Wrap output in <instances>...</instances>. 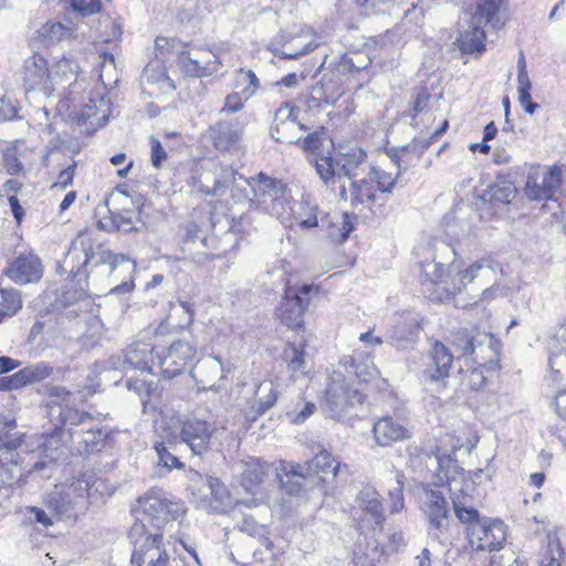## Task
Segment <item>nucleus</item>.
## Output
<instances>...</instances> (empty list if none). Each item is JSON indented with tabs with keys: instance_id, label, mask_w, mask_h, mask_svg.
<instances>
[{
	"instance_id": "603ef678",
	"label": "nucleus",
	"mask_w": 566,
	"mask_h": 566,
	"mask_svg": "<svg viewBox=\"0 0 566 566\" xmlns=\"http://www.w3.org/2000/svg\"><path fill=\"white\" fill-rule=\"evenodd\" d=\"M547 545L545 549L544 558L542 559L541 566H562L560 559L564 555V551L560 544V541L557 536V533L548 532L547 533Z\"/></svg>"
},
{
	"instance_id": "680f3d73",
	"label": "nucleus",
	"mask_w": 566,
	"mask_h": 566,
	"mask_svg": "<svg viewBox=\"0 0 566 566\" xmlns=\"http://www.w3.org/2000/svg\"><path fill=\"white\" fill-rule=\"evenodd\" d=\"M403 479H405V476L402 473H397L396 482H395L396 485L392 489H390L388 492V496L391 502V505H390L391 513H398L405 506L403 494H402Z\"/></svg>"
},
{
	"instance_id": "72a5a7b5",
	"label": "nucleus",
	"mask_w": 566,
	"mask_h": 566,
	"mask_svg": "<svg viewBox=\"0 0 566 566\" xmlns=\"http://www.w3.org/2000/svg\"><path fill=\"white\" fill-rule=\"evenodd\" d=\"M432 143H434V139L431 136L429 138H415L412 143L401 147L400 149H390L388 151V156L396 166H398L399 170L406 171L410 167V163H408L405 157L409 153H412L415 158L419 160Z\"/></svg>"
},
{
	"instance_id": "a18cd8bd",
	"label": "nucleus",
	"mask_w": 566,
	"mask_h": 566,
	"mask_svg": "<svg viewBox=\"0 0 566 566\" xmlns=\"http://www.w3.org/2000/svg\"><path fill=\"white\" fill-rule=\"evenodd\" d=\"M277 391L272 381H262L255 391L254 407L256 416H262L274 406Z\"/></svg>"
},
{
	"instance_id": "a878e982",
	"label": "nucleus",
	"mask_w": 566,
	"mask_h": 566,
	"mask_svg": "<svg viewBox=\"0 0 566 566\" xmlns=\"http://www.w3.org/2000/svg\"><path fill=\"white\" fill-rule=\"evenodd\" d=\"M191 376L203 389H212L224 377V367L218 357L207 356L197 361Z\"/></svg>"
},
{
	"instance_id": "5701e85b",
	"label": "nucleus",
	"mask_w": 566,
	"mask_h": 566,
	"mask_svg": "<svg viewBox=\"0 0 566 566\" xmlns=\"http://www.w3.org/2000/svg\"><path fill=\"white\" fill-rule=\"evenodd\" d=\"M376 186L370 180L369 175L360 179H354L349 182V188L344 182L339 185V198L342 200H349L352 206L357 208L359 205L371 209L376 199Z\"/></svg>"
},
{
	"instance_id": "4c0bfd02",
	"label": "nucleus",
	"mask_w": 566,
	"mask_h": 566,
	"mask_svg": "<svg viewBox=\"0 0 566 566\" xmlns=\"http://www.w3.org/2000/svg\"><path fill=\"white\" fill-rule=\"evenodd\" d=\"M356 502L361 511L369 514L375 524L380 525L384 521V507L380 495L376 489L366 486L359 491Z\"/></svg>"
},
{
	"instance_id": "e2e57ef3",
	"label": "nucleus",
	"mask_w": 566,
	"mask_h": 566,
	"mask_svg": "<svg viewBox=\"0 0 566 566\" xmlns=\"http://www.w3.org/2000/svg\"><path fill=\"white\" fill-rule=\"evenodd\" d=\"M238 81L241 83H247V86L241 91V94L244 96V101L252 97L256 90L260 87V81L255 73L251 70L240 69L238 71Z\"/></svg>"
},
{
	"instance_id": "f3484780",
	"label": "nucleus",
	"mask_w": 566,
	"mask_h": 566,
	"mask_svg": "<svg viewBox=\"0 0 566 566\" xmlns=\"http://www.w3.org/2000/svg\"><path fill=\"white\" fill-rule=\"evenodd\" d=\"M422 511L429 523L430 532L436 535L443 534L449 528V509L444 495L437 490L426 491V501Z\"/></svg>"
},
{
	"instance_id": "bf43d9fd",
	"label": "nucleus",
	"mask_w": 566,
	"mask_h": 566,
	"mask_svg": "<svg viewBox=\"0 0 566 566\" xmlns=\"http://www.w3.org/2000/svg\"><path fill=\"white\" fill-rule=\"evenodd\" d=\"M333 462H334V459H333L332 454L329 452H327L326 450H322L314 457V459L312 460L311 463H305V464L310 465L311 469L314 467L315 469H317L319 472H323V473L331 471L333 473V475L336 476L339 472L340 464L337 463V464L333 465Z\"/></svg>"
},
{
	"instance_id": "c9c22d12",
	"label": "nucleus",
	"mask_w": 566,
	"mask_h": 566,
	"mask_svg": "<svg viewBox=\"0 0 566 566\" xmlns=\"http://www.w3.org/2000/svg\"><path fill=\"white\" fill-rule=\"evenodd\" d=\"M418 333V322L415 318H405L391 328L389 339L397 348L407 349L417 342Z\"/></svg>"
},
{
	"instance_id": "4d7b16f0",
	"label": "nucleus",
	"mask_w": 566,
	"mask_h": 566,
	"mask_svg": "<svg viewBox=\"0 0 566 566\" xmlns=\"http://www.w3.org/2000/svg\"><path fill=\"white\" fill-rule=\"evenodd\" d=\"M482 269L483 264L481 262H475L472 265H470V268H468L467 270L459 272V283H453L452 287H442L443 292H446V298L461 291V289L464 287L465 284L471 283L475 279L476 273Z\"/></svg>"
},
{
	"instance_id": "49530a36",
	"label": "nucleus",
	"mask_w": 566,
	"mask_h": 566,
	"mask_svg": "<svg viewBox=\"0 0 566 566\" xmlns=\"http://www.w3.org/2000/svg\"><path fill=\"white\" fill-rule=\"evenodd\" d=\"M25 150L24 144L15 142L3 150V167L9 175L15 176L23 172L24 168L21 163L23 153Z\"/></svg>"
},
{
	"instance_id": "39448f33",
	"label": "nucleus",
	"mask_w": 566,
	"mask_h": 566,
	"mask_svg": "<svg viewBox=\"0 0 566 566\" xmlns=\"http://www.w3.org/2000/svg\"><path fill=\"white\" fill-rule=\"evenodd\" d=\"M144 523H149L157 532L184 513V504L168 499L163 491L151 490L138 500Z\"/></svg>"
},
{
	"instance_id": "8fccbe9b",
	"label": "nucleus",
	"mask_w": 566,
	"mask_h": 566,
	"mask_svg": "<svg viewBox=\"0 0 566 566\" xmlns=\"http://www.w3.org/2000/svg\"><path fill=\"white\" fill-rule=\"evenodd\" d=\"M20 454L17 452L15 442L7 444L0 443V475L3 478L6 469H12L15 472V481L22 475L19 467Z\"/></svg>"
},
{
	"instance_id": "dca6fc26",
	"label": "nucleus",
	"mask_w": 566,
	"mask_h": 566,
	"mask_svg": "<svg viewBox=\"0 0 566 566\" xmlns=\"http://www.w3.org/2000/svg\"><path fill=\"white\" fill-rule=\"evenodd\" d=\"M4 274L18 284L34 283L42 277L43 265L33 252H23L9 263Z\"/></svg>"
},
{
	"instance_id": "393cba45",
	"label": "nucleus",
	"mask_w": 566,
	"mask_h": 566,
	"mask_svg": "<svg viewBox=\"0 0 566 566\" xmlns=\"http://www.w3.org/2000/svg\"><path fill=\"white\" fill-rule=\"evenodd\" d=\"M448 269L442 263L426 262L421 263L420 277L426 292L430 293V297L443 301L446 292L443 286H449L447 277Z\"/></svg>"
},
{
	"instance_id": "a211bd4d",
	"label": "nucleus",
	"mask_w": 566,
	"mask_h": 566,
	"mask_svg": "<svg viewBox=\"0 0 566 566\" xmlns=\"http://www.w3.org/2000/svg\"><path fill=\"white\" fill-rule=\"evenodd\" d=\"M452 363V353L442 343L436 342L428 354L422 370L423 380L431 384L443 381L450 375Z\"/></svg>"
},
{
	"instance_id": "774afa93",
	"label": "nucleus",
	"mask_w": 566,
	"mask_h": 566,
	"mask_svg": "<svg viewBox=\"0 0 566 566\" xmlns=\"http://www.w3.org/2000/svg\"><path fill=\"white\" fill-rule=\"evenodd\" d=\"M355 375L364 382H369L378 377V370L373 361L354 364Z\"/></svg>"
},
{
	"instance_id": "7ed1b4c3",
	"label": "nucleus",
	"mask_w": 566,
	"mask_h": 566,
	"mask_svg": "<svg viewBox=\"0 0 566 566\" xmlns=\"http://www.w3.org/2000/svg\"><path fill=\"white\" fill-rule=\"evenodd\" d=\"M133 545L132 564L134 566H175L159 532H151L144 521H136L128 532Z\"/></svg>"
},
{
	"instance_id": "aec40b11",
	"label": "nucleus",
	"mask_w": 566,
	"mask_h": 566,
	"mask_svg": "<svg viewBox=\"0 0 566 566\" xmlns=\"http://www.w3.org/2000/svg\"><path fill=\"white\" fill-rule=\"evenodd\" d=\"M87 265L93 268L99 265H107L108 273L115 274L118 269H122L127 274H132L135 271L136 264L125 254H114L109 250H105L102 245L94 247L91 237L88 235V249H87Z\"/></svg>"
},
{
	"instance_id": "0eeeda50",
	"label": "nucleus",
	"mask_w": 566,
	"mask_h": 566,
	"mask_svg": "<svg viewBox=\"0 0 566 566\" xmlns=\"http://www.w3.org/2000/svg\"><path fill=\"white\" fill-rule=\"evenodd\" d=\"M197 343L190 338H184L174 342L165 356L156 354L157 366L160 374L166 379H171L179 374L190 364L197 355Z\"/></svg>"
},
{
	"instance_id": "6ab92c4d",
	"label": "nucleus",
	"mask_w": 566,
	"mask_h": 566,
	"mask_svg": "<svg viewBox=\"0 0 566 566\" xmlns=\"http://www.w3.org/2000/svg\"><path fill=\"white\" fill-rule=\"evenodd\" d=\"M21 74L27 92L48 91L50 88L51 72L49 70V63L43 56L33 54L25 59Z\"/></svg>"
},
{
	"instance_id": "58836bf2",
	"label": "nucleus",
	"mask_w": 566,
	"mask_h": 566,
	"mask_svg": "<svg viewBox=\"0 0 566 566\" xmlns=\"http://www.w3.org/2000/svg\"><path fill=\"white\" fill-rule=\"evenodd\" d=\"M548 369L553 382H566V347H560L557 340L549 344Z\"/></svg>"
},
{
	"instance_id": "412c9836",
	"label": "nucleus",
	"mask_w": 566,
	"mask_h": 566,
	"mask_svg": "<svg viewBox=\"0 0 566 566\" xmlns=\"http://www.w3.org/2000/svg\"><path fill=\"white\" fill-rule=\"evenodd\" d=\"M281 488L291 495L300 494L311 474V467L281 461L275 469Z\"/></svg>"
},
{
	"instance_id": "6e6d98bb",
	"label": "nucleus",
	"mask_w": 566,
	"mask_h": 566,
	"mask_svg": "<svg viewBox=\"0 0 566 566\" xmlns=\"http://www.w3.org/2000/svg\"><path fill=\"white\" fill-rule=\"evenodd\" d=\"M402 170H399L397 167V172L394 176L391 172H387L380 168L371 167L368 171V175L370 177V180L374 181V185L376 186L377 190L380 192H391L397 178L399 177L400 172Z\"/></svg>"
},
{
	"instance_id": "e433bc0d",
	"label": "nucleus",
	"mask_w": 566,
	"mask_h": 566,
	"mask_svg": "<svg viewBox=\"0 0 566 566\" xmlns=\"http://www.w3.org/2000/svg\"><path fill=\"white\" fill-rule=\"evenodd\" d=\"M454 515L465 528H471L475 524H481L486 517H481L479 511L473 506L472 499L462 493L452 496Z\"/></svg>"
},
{
	"instance_id": "a19ab883",
	"label": "nucleus",
	"mask_w": 566,
	"mask_h": 566,
	"mask_svg": "<svg viewBox=\"0 0 566 566\" xmlns=\"http://www.w3.org/2000/svg\"><path fill=\"white\" fill-rule=\"evenodd\" d=\"M74 29L61 22H46L38 30V38L44 45L74 36Z\"/></svg>"
},
{
	"instance_id": "37998d69",
	"label": "nucleus",
	"mask_w": 566,
	"mask_h": 566,
	"mask_svg": "<svg viewBox=\"0 0 566 566\" xmlns=\"http://www.w3.org/2000/svg\"><path fill=\"white\" fill-rule=\"evenodd\" d=\"M105 438L106 433L98 428L96 420L94 419V422L81 428L80 433L74 434L73 439H76L78 444L84 446V452H93L95 449H98Z\"/></svg>"
},
{
	"instance_id": "6e6552de",
	"label": "nucleus",
	"mask_w": 566,
	"mask_h": 566,
	"mask_svg": "<svg viewBox=\"0 0 566 566\" xmlns=\"http://www.w3.org/2000/svg\"><path fill=\"white\" fill-rule=\"evenodd\" d=\"M363 401V394L350 388L343 376L337 375L326 388L323 408L331 418H339L348 407Z\"/></svg>"
},
{
	"instance_id": "f704fd0d",
	"label": "nucleus",
	"mask_w": 566,
	"mask_h": 566,
	"mask_svg": "<svg viewBox=\"0 0 566 566\" xmlns=\"http://www.w3.org/2000/svg\"><path fill=\"white\" fill-rule=\"evenodd\" d=\"M270 464L256 458H250L243 463L242 485L248 492L253 493L265 480Z\"/></svg>"
},
{
	"instance_id": "9b49d317",
	"label": "nucleus",
	"mask_w": 566,
	"mask_h": 566,
	"mask_svg": "<svg viewBox=\"0 0 566 566\" xmlns=\"http://www.w3.org/2000/svg\"><path fill=\"white\" fill-rule=\"evenodd\" d=\"M216 427L198 417H186L180 421L179 439L186 443L196 455H202L210 449V442Z\"/></svg>"
},
{
	"instance_id": "864d4df0",
	"label": "nucleus",
	"mask_w": 566,
	"mask_h": 566,
	"mask_svg": "<svg viewBox=\"0 0 566 566\" xmlns=\"http://www.w3.org/2000/svg\"><path fill=\"white\" fill-rule=\"evenodd\" d=\"M284 359L287 361V368L292 377L296 378L306 374L305 353L303 349L290 345L284 350Z\"/></svg>"
},
{
	"instance_id": "69168bd1",
	"label": "nucleus",
	"mask_w": 566,
	"mask_h": 566,
	"mask_svg": "<svg viewBox=\"0 0 566 566\" xmlns=\"http://www.w3.org/2000/svg\"><path fill=\"white\" fill-rule=\"evenodd\" d=\"M300 224L303 228H314L317 227V207L312 206L307 201H302L300 203V209L297 211Z\"/></svg>"
},
{
	"instance_id": "473e14b6",
	"label": "nucleus",
	"mask_w": 566,
	"mask_h": 566,
	"mask_svg": "<svg viewBox=\"0 0 566 566\" xmlns=\"http://www.w3.org/2000/svg\"><path fill=\"white\" fill-rule=\"evenodd\" d=\"M468 28L464 29L457 39L459 49L467 54L482 52L484 50L485 31L481 23H472L471 19L465 17Z\"/></svg>"
},
{
	"instance_id": "0e129e2a",
	"label": "nucleus",
	"mask_w": 566,
	"mask_h": 566,
	"mask_svg": "<svg viewBox=\"0 0 566 566\" xmlns=\"http://www.w3.org/2000/svg\"><path fill=\"white\" fill-rule=\"evenodd\" d=\"M15 483V472L12 469H6L4 476L0 475V507L7 509L9 499L12 495V486Z\"/></svg>"
},
{
	"instance_id": "20e7f679",
	"label": "nucleus",
	"mask_w": 566,
	"mask_h": 566,
	"mask_svg": "<svg viewBox=\"0 0 566 566\" xmlns=\"http://www.w3.org/2000/svg\"><path fill=\"white\" fill-rule=\"evenodd\" d=\"M367 154L361 148L355 147L347 153H339L335 158L328 156H315L310 158L316 172L326 186L342 184L343 177L354 180L358 176V169L365 164Z\"/></svg>"
},
{
	"instance_id": "b1692460",
	"label": "nucleus",
	"mask_w": 566,
	"mask_h": 566,
	"mask_svg": "<svg viewBox=\"0 0 566 566\" xmlns=\"http://www.w3.org/2000/svg\"><path fill=\"white\" fill-rule=\"evenodd\" d=\"M297 126L301 129L304 128L295 120L294 107L289 102H284L274 114L273 125L270 130L271 137L282 144H292L295 138L290 132L294 130Z\"/></svg>"
},
{
	"instance_id": "1a4fd4ad",
	"label": "nucleus",
	"mask_w": 566,
	"mask_h": 566,
	"mask_svg": "<svg viewBox=\"0 0 566 566\" xmlns=\"http://www.w3.org/2000/svg\"><path fill=\"white\" fill-rule=\"evenodd\" d=\"M560 184L562 169L559 167H537L527 175L525 195L531 200L546 201L553 198Z\"/></svg>"
},
{
	"instance_id": "3c124183",
	"label": "nucleus",
	"mask_w": 566,
	"mask_h": 566,
	"mask_svg": "<svg viewBox=\"0 0 566 566\" xmlns=\"http://www.w3.org/2000/svg\"><path fill=\"white\" fill-rule=\"evenodd\" d=\"M22 306L20 293L14 289H0V322L13 316Z\"/></svg>"
},
{
	"instance_id": "cd10ccee",
	"label": "nucleus",
	"mask_w": 566,
	"mask_h": 566,
	"mask_svg": "<svg viewBox=\"0 0 566 566\" xmlns=\"http://www.w3.org/2000/svg\"><path fill=\"white\" fill-rule=\"evenodd\" d=\"M123 365L133 369L155 374L154 347L145 343H135L123 350Z\"/></svg>"
},
{
	"instance_id": "338daca9",
	"label": "nucleus",
	"mask_w": 566,
	"mask_h": 566,
	"mask_svg": "<svg viewBox=\"0 0 566 566\" xmlns=\"http://www.w3.org/2000/svg\"><path fill=\"white\" fill-rule=\"evenodd\" d=\"M316 406L313 402H304L303 407L298 410L297 408L286 411V416L292 423H303L310 416L314 413Z\"/></svg>"
},
{
	"instance_id": "5fc2aeb1",
	"label": "nucleus",
	"mask_w": 566,
	"mask_h": 566,
	"mask_svg": "<svg viewBox=\"0 0 566 566\" xmlns=\"http://www.w3.org/2000/svg\"><path fill=\"white\" fill-rule=\"evenodd\" d=\"M112 224L116 231H137L138 223H142L139 211L112 212Z\"/></svg>"
},
{
	"instance_id": "bb28decb",
	"label": "nucleus",
	"mask_w": 566,
	"mask_h": 566,
	"mask_svg": "<svg viewBox=\"0 0 566 566\" xmlns=\"http://www.w3.org/2000/svg\"><path fill=\"white\" fill-rule=\"evenodd\" d=\"M374 439L380 447H389L394 442L408 439L409 430L392 417H384L374 423Z\"/></svg>"
},
{
	"instance_id": "f8f14e48",
	"label": "nucleus",
	"mask_w": 566,
	"mask_h": 566,
	"mask_svg": "<svg viewBox=\"0 0 566 566\" xmlns=\"http://www.w3.org/2000/svg\"><path fill=\"white\" fill-rule=\"evenodd\" d=\"M179 64L182 72L193 77H207L217 74L222 63L219 56L207 48H196L181 52Z\"/></svg>"
},
{
	"instance_id": "09e8293b",
	"label": "nucleus",
	"mask_w": 566,
	"mask_h": 566,
	"mask_svg": "<svg viewBox=\"0 0 566 566\" xmlns=\"http://www.w3.org/2000/svg\"><path fill=\"white\" fill-rule=\"evenodd\" d=\"M40 392L51 399L50 402H48L51 421L55 419V412L59 411V407L67 405L72 396V394L62 386H45Z\"/></svg>"
},
{
	"instance_id": "2f4dec72",
	"label": "nucleus",
	"mask_w": 566,
	"mask_h": 566,
	"mask_svg": "<svg viewBox=\"0 0 566 566\" xmlns=\"http://www.w3.org/2000/svg\"><path fill=\"white\" fill-rule=\"evenodd\" d=\"M52 422H54L56 428L67 429L69 436L74 438V434L80 433L81 428L94 422V417L88 412L80 411L65 405L59 407V411L55 412V419Z\"/></svg>"
},
{
	"instance_id": "4468645a",
	"label": "nucleus",
	"mask_w": 566,
	"mask_h": 566,
	"mask_svg": "<svg viewBox=\"0 0 566 566\" xmlns=\"http://www.w3.org/2000/svg\"><path fill=\"white\" fill-rule=\"evenodd\" d=\"M317 45L315 41L303 34L280 33L270 42L268 49L277 57L296 60L314 51Z\"/></svg>"
},
{
	"instance_id": "79ce46f5",
	"label": "nucleus",
	"mask_w": 566,
	"mask_h": 566,
	"mask_svg": "<svg viewBox=\"0 0 566 566\" xmlns=\"http://www.w3.org/2000/svg\"><path fill=\"white\" fill-rule=\"evenodd\" d=\"M343 93L344 91L339 85L338 75H324L321 81V86L314 87L315 96L313 98L326 104H334L343 95Z\"/></svg>"
},
{
	"instance_id": "7c9ffc66",
	"label": "nucleus",
	"mask_w": 566,
	"mask_h": 566,
	"mask_svg": "<svg viewBox=\"0 0 566 566\" xmlns=\"http://www.w3.org/2000/svg\"><path fill=\"white\" fill-rule=\"evenodd\" d=\"M209 137L213 146L221 151L235 146L242 137V129L233 120H219L209 128Z\"/></svg>"
},
{
	"instance_id": "2eb2a0df",
	"label": "nucleus",
	"mask_w": 566,
	"mask_h": 566,
	"mask_svg": "<svg viewBox=\"0 0 566 566\" xmlns=\"http://www.w3.org/2000/svg\"><path fill=\"white\" fill-rule=\"evenodd\" d=\"M465 17L471 19L472 23L500 29L507 20L505 0H475L474 4L465 11Z\"/></svg>"
},
{
	"instance_id": "f257e3e1",
	"label": "nucleus",
	"mask_w": 566,
	"mask_h": 566,
	"mask_svg": "<svg viewBox=\"0 0 566 566\" xmlns=\"http://www.w3.org/2000/svg\"><path fill=\"white\" fill-rule=\"evenodd\" d=\"M237 177L245 185L242 189V197L255 201L264 209L275 212L276 206L286 200V188L282 180L271 178L263 172L247 179L232 168L221 169V175L214 180L213 187L201 185L199 191L212 197L223 196L228 182L230 180L237 181Z\"/></svg>"
},
{
	"instance_id": "052dcab7",
	"label": "nucleus",
	"mask_w": 566,
	"mask_h": 566,
	"mask_svg": "<svg viewBox=\"0 0 566 566\" xmlns=\"http://www.w3.org/2000/svg\"><path fill=\"white\" fill-rule=\"evenodd\" d=\"M489 193L491 200L501 203L511 202L515 195V187L511 182H503L500 185H494L489 188Z\"/></svg>"
},
{
	"instance_id": "13d9d810",
	"label": "nucleus",
	"mask_w": 566,
	"mask_h": 566,
	"mask_svg": "<svg viewBox=\"0 0 566 566\" xmlns=\"http://www.w3.org/2000/svg\"><path fill=\"white\" fill-rule=\"evenodd\" d=\"M169 446L166 444L164 441H156L154 449L158 457V464L166 468L168 471H170L172 468H180L182 463L179 461L177 457L171 454L169 451L171 442H168Z\"/></svg>"
},
{
	"instance_id": "ea45409f",
	"label": "nucleus",
	"mask_w": 566,
	"mask_h": 566,
	"mask_svg": "<svg viewBox=\"0 0 566 566\" xmlns=\"http://www.w3.org/2000/svg\"><path fill=\"white\" fill-rule=\"evenodd\" d=\"M78 72L77 62L72 57H62L56 62L54 71L51 72V83L71 86L76 82Z\"/></svg>"
},
{
	"instance_id": "de8ad7c7",
	"label": "nucleus",
	"mask_w": 566,
	"mask_h": 566,
	"mask_svg": "<svg viewBox=\"0 0 566 566\" xmlns=\"http://www.w3.org/2000/svg\"><path fill=\"white\" fill-rule=\"evenodd\" d=\"M483 340L478 342L476 336L468 329H460L452 336L453 346L460 352L461 356L473 355L475 349L482 345V343L490 338L488 334L481 335Z\"/></svg>"
},
{
	"instance_id": "c756f323",
	"label": "nucleus",
	"mask_w": 566,
	"mask_h": 566,
	"mask_svg": "<svg viewBox=\"0 0 566 566\" xmlns=\"http://www.w3.org/2000/svg\"><path fill=\"white\" fill-rule=\"evenodd\" d=\"M88 234H80L71 243V247L62 260L60 266L63 272L76 276L82 269L87 266Z\"/></svg>"
},
{
	"instance_id": "423d86ee",
	"label": "nucleus",
	"mask_w": 566,
	"mask_h": 566,
	"mask_svg": "<svg viewBox=\"0 0 566 566\" xmlns=\"http://www.w3.org/2000/svg\"><path fill=\"white\" fill-rule=\"evenodd\" d=\"M468 545L472 552H495L506 541L505 525L501 520L485 518L481 524L465 528Z\"/></svg>"
},
{
	"instance_id": "c85d7f7f",
	"label": "nucleus",
	"mask_w": 566,
	"mask_h": 566,
	"mask_svg": "<svg viewBox=\"0 0 566 566\" xmlns=\"http://www.w3.org/2000/svg\"><path fill=\"white\" fill-rule=\"evenodd\" d=\"M109 99L106 97L105 88L92 91L80 112V119L91 120L92 124L104 125L109 116Z\"/></svg>"
},
{
	"instance_id": "ddd939ff",
	"label": "nucleus",
	"mask_w": 566,
	"mask_h": 566,
	"mask_svg": "<svg viewBox=\"0 0 566 566\" xmlns=\"http://www.w3.org/2000/svg\"><path fill=\"white\" fill-rule=\"evenodd\" d=\"M54 373V367L48 361H38L27 365L10 376L0 378V390L20 389L30 385L39 384L50 378Z\"/></svg>"
},
{
	"instance_id": "9d476101",
	"label": "nucleus",
	"mask_w": 566,
	"mask_h": 566,
	"mask_svg": "<svg viewBox=\"0 0 566 566\" xmlns=\"http://www.w3.org/2000/svg\"><path fill=\"white\" fill-rule=\"evenodd\" d=\"M318 291V287L304 284L297 292L287 289L281 306L279 308V317L281 322L292 329L303 326L304 312L310 304V294Z\"/></svg>"
},
{
	"instance_id": "4be33fe9",
	"label": "nucleus",
	"mask_w": 566,
	"mask_h": 566,
	"mask_svg": "<svg viewBox=\"0 0 566 566\" xmlns=\"http://www.w3.org/2000/svg\"><path fill=\"white\" fill-rule=\"evenodd\" d=\"M140 83L143 93L151 97L169 94L176 88L165 67L158 63H150L144 69Z\"/></svg>"
},
{
	"instance_id": "c03bdc74",
	"label": "nucleus",
	"mask_w": 566,
	"mask_h": 566,
	"mask_svg": "<svg viewBox=\"0 0 566 566\" xmlns=\"http://www.w3.org/2000/svg\"><path fill=\"white\" fill-rule=\"evenodd\" d=\"M239 528L241 532H244L252 538L256 539L266 552H272L273 544L269 538V531L264 524H259L251 515H244Z\"/></svg>"
},
{
	"instance_id": "f03ea898",
	"label": "nucleus",
	"mask_w": 566,
	"mask_h": 566,
	"mask_svg": "<svg viewBox=\"0 0 566 566\" xmlns=\"http://www.w3.org/2000/svg\"><path fill=\"white\" fill-rule=\"evenodd\" d=\"M103 485L93 473H84L67 485L55 486L48 496V506L61 518H76L87 511Z\"/></svg>"
}]
</instances>
